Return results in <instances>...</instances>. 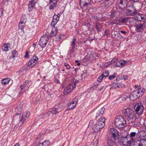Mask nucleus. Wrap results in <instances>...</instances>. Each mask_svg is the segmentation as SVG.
Masks as SVG:
<instances>
[{"label":"nucleus","instance_id":"1","mask_svg":"<svg viewBox=\"0 0 146 146\" xmlns=\"http://www.w3.org/2000/svg\"><path fill=\"white\" fill-rule=\"evenodd\" d=\"M124 113L125 116L129 119V120H134L135 121L137 119L134 111L130 107L124 109Z\"/></svg>","mask_w":146,"mask_h":146},{"label":"nucleus","instance_id":"2","mask_svg":"<svg viewBox=\"0 0 146 146\" xmlns=\"http://www.w3.org/2000/svg\"><path fill=\"white\" fill-rule=\"evenodd\" d=\"M114 122L115 125L119 128H123L126 125V121L121 116H117Z\"/></svg>","mask_w":146,"mask_h":146},{"label":"nucleus","instance_id":"3","mask_svg":"<svg viewBox=\"0 0 146 146\" xmlns=\"http://www.w3.org/2000/svg\"><path fill=\"white\" fill-rule=\"evenodd\" d=\"M61 109L60 108H58L55 107L53 108L51 110L48 111L46 113L43 115L44 118H46L47 117V115L48 116H52L54 115H56L58 112L61 111Z\"/></svg>","mask_w":146,"mask_h":146},{"label":"nucleus","instance_id":"4","mask_svg":"<svg viewBox=\"0 0 146 146\" xmlns=\"http://www.w3.org/2000/svg\"><path fill=\"white\" fill-rule=\"evenodd\" d=\"M134 109L138 115H141L143 111L144 107L143 104L141 102L137 103L134 106Z\"/></svg>","mask_w":146,"mask_h":146},{"label":"nucleus","instance_id":"5","mask_svg":"<svg viewBox=\"0 0 146 146\" xmlns=\"http://www.w3.org/2000/svg\"><path fill=\"white\" fill-rule=\"evenodd\" d=\"M76 83L74 82L73 83H70L67 85L64 89V93L65 95H67L71 92L75 88Z\"/></svg>","mask_w":146,"mask_h":146},{"label":"nucleus","instance_id":"6","mask_svg":"<svg viewBox=\"0 0 146 146\" xmlns=\"http://www.w3.org/2000/svg\"><path fill=\"white\" fill-rule=\"evenodd\" d=\"M109 135L111 138H113L115 141L118 138L119 132L116 129L114 128H111L109 132Z\"/></svg>","mask_w":146,"mask_h":146},{"label":"nucleus","instance_id":"7","mask_svg":"<svg viewBox=\"0 0 146 146\" xmlns=\"http://www.w3.org/2000/svg\"><path fill=\"white\" fill-rule=\"evenodd\" d=\"M48 40V36L46 35H44L41 37L39 40V45L42 48L44 47L46 44Z\"/></svg>","mask_w":146,"mask_h":146},{"label":"nucleus","instance_id":"8","mask_svg":"<svg viewBox=\"0 0 146 146\" xmlns=\"http://www.w3.org/2000/svg\"><path fill=\"white\" fill-rule=\"evenodd\" d=\"M30 115V113L28 111H26L23 113L22 116L19 124V125H22L26 119Z\"/></svg>","mask_w":146,"mask_h":146},{"label":"nucleus","instance_id":"9","mask_svg":"<svg viewBox=\"0 0 146 146\" xmlns=\"http://www.w3.org/2000/svg\"><path fill=\"white\" fill-rule=\"evenodd\" d=\"M38 59L35 56H34L32 57L28 62V65L31 67H33L37 63Z\"/></svg>","mask_w":146,"mask_h":146},{"label":"nucleus","instance_id":"10","mask_svg":"<svg viewBox=\"0 0 146 146\" xmlns=\"http://www.w3.org/2000/svg\"><path fill=\"white\" fill-rule=\"evenodd\" d=\"M117 78L116 80L114 81L113 83L111 84V87L110 88V89H112L113 88H121L125 86V85L121 83H119V82H117Z\"/></svg>","mask_w":146,"mask_h":146},{"label":"nucleus","instance_id":"11","mask_svg":"<svg viewBox=\"0 0 146 146\" xmlns=\"http://www.w3.org/2000/svg\"><path fill=\"white\" fill-rule=\"evenodd\" d=\"M117 6H118L119 9L127 7V0H118Z\"/></svg>","mask_w":146,"mask_h":146},{"label":"nucleus","instance_id":"12","mask_svg":"<svg viewBox=\"0 0 146 146\" xmlns=\"http://www.w3.org/2000/svg\"><path fill=\"white\" fill-rule=\"evenodd\" d=\"M135 29L136 31L138 32H142L144 30V25L141 23L136 24L135 25Z\"/></svg>","mask_w":146,"mask_h":146},{"label":"nucleus","instance_id":"13","mask_svg":"<svg viewBox=\"0 0 146 146\" xmlns=\"http://www.w3.org/2000/svg\"><path fill=\"white\" fill-rule=\"evenodd\" d=\"M134 146H146V141L141 139L140 140L135 141L134 143Z\"/></svg>","mask_w":146,"mask_h":146},{"label":"nucleus","instance_id":"14","mask_svg":"<svg viewBox=\"0 0 146 146\" xmlns=\"http://www.w3.org/2000/svg\"><path fill=\"white\" fill-rule=\"evenodd\" d=\"M78 102V100L76 98L74 99L72 102L69 103L68 107L69 110H70L74 108Z\"/></svg>","mask_w":146,"mask_h":146},{"label":"nucleus","instance_id":"15","mask_svg":"<svg viewBox=\"0 0 146 146\" xmlns=\"http://www.w3.org/2000/svg\"><path fill=\"white\" fill-rule=\"evenodd\" d=\"M105 110V108L104 107H102L101 108L98 110L96 113V119H97L98 118H99L101 117L103 114L104 113Z\"/></svg>","mask_w":146,"mask_h":146},{"label":"nucleus","instance_id":"16","mask_svg":"<svg viewBox=\"0 0 146 146\" xmlns=\"http://www.w3.org/2000/svg\"><path fill=\"white\" fill-rule=\"evenodd\" d=\"M36 2L37 0H33L30 1L28 5V9L30 11H32L33 8L35 7Z\"/></svg>","mask_w":146,"mask_h":146},{"label":"nucleus","instance_id":"17","mask_svg":"<svg viewBox=\"0 0 146 146\" xmlns=\"http://www.w3.org/2000/svg\"><path fill=\"white\" fill-rule=\"evenodd\" d=\"M30 85V82L29 81H26L24 83L23 85L21 86V90H24L25 91L27 90Z\"/></svg>","mask_w":146,"mask_h":146},{"label":"nucleus","instance_id":"18","mask_svg":"<svg viewBox=\"0 0 146 146\" xmlns=\"http://www.w3.org/2000/svg\"><path fill=\"white\" fill-rule=\"evenodd\" d=\"M98 119V121L96 122L98 123L99 125H101L102 126L104 127L105 125V118L104 117H103L102 118H98L97 120Z\"/></svg>","mask_w":146,"mask_h":146},{"label":"nucleus","instance_id":"19","mask_svg":"<svg viewBox=\"0 0 146 146\" xmlns=\"http://www.w3.org/2000/svg\"><path fill=\"white\" fill-rule=\"evenodd\" d=\"M104 127L100 125H99L97 123L93 127V131L94 132H96L98 131H100L101 129L102 128Z\"/></svg>","mask_w":146,"mask_h":146},{"label":"nucleus","instance_id":"20","mask_svg":"<svg viewBox=\"0 0 146 146\" xmlns=\"http://www.w3.org/2000/svg\"><path fill=\"white\" fill-rule=\"evenodd\" d=\"M91 0H80V5L81 6L85 7L89 4Z\"/></svg>","mask_w":146,"mask_h":146},{"label":"nucleus","instance_id":"21","mask_svg":"<svg viewBox=\"0 0 146 146\" xmlns=\"http://www.w3.org/2000/svg\"><path fill=\"white\" fill-rule=\"evenodd\" d=\"M57 1L56 0H50V9H53L56 5Z\"/></svg>","mask_w":146,"mask_h":146},{"label":"nucleus","instance_id":"22","mask_svg":"<svg viewBox=\"0 0 146 146\" xmlns=\"http://www.w3.org/2000/svg\"><path fill=\"white\" fill-rule=\"evenodd\" d=\"M136 10H134V9L132 10H127L126 13L127 15H128L133 16L137 13Z\"/></svg>","mask_w":146,"mask_h":146},{"label":"nucleus","instance_id":"23","mask_svg":"<svg viewBox=\"0 0 146 146\" xmlns=\"http://www.w3.org/2000/svg\"><path fill=\"white\" fill-rule=\"evenodd\" d=\"M137 17L138 20L141 21L142 20L146 19V15L139 13Z\"/></svg>","mask_w":146,"mask_h":146},{"label":"nucleus","instance_id":"24","mask_svg":"<svg viewBox=\"0 0 146 146\" xmlns=\"http://www.w3.org/2000/svg\"><path fill=\"white\" fill-rule=\"evenodd\" d=\"M134 93V92H133L129 96V98L131 100H135L138 98L137 97V96Z\"/></svg>","mask_w":146,"mask_h":146},{"label":"nucleus","instance_id":"25","mask_svg":"<svg viewBox=\"0 0 146 146\" xmlns=\"http://www.w3.org/2000/svg\"><path fill=\"white\" fill-rule=\"evenodd\" d=\"M16 115H18L21 113L22 111V108L21 106H18L15 109Z\"/></svg>","mask_w":146,"mask_h":146},{"label":"nucleus","instance_id":"26","mask_svg":"<svg viewBox=\"0 0 146 146\" xmlns=\"http://www.w3.org/2000/svg\"><path fill=\"white\" fill-rule=\"evenodd\" d=\"M136 88L137 90L140 92V95H142L145 91V90L142 88H140L139 86H137Z\"/></svg>","mask_w":146,"mask_h":146},{"label":"nucleus","instance_id":"27","mask_svg":"<svg viewBox=\"0 0 146 146\" xmlns=\"http://www.w3.org/2000/svg\"><path fill=\"white\" fill-rule=\"evenodd\" d=\"M57 33V30L56 28L53 27L52 31H51V33L50 34V36H55Z\"/></svg>","mask_w":146,"mask_h":146},{"label":"nucleus","instance_id":"28","mask_svg":"<svg viewBox=\"0 0 146 146\" xmlns=\"http://www.w3.org/2000/svg\"><path fill=\"white\" fill-rule=\"evenodd\" d=\"M96 27L98 32H100L101 31L102 29V26L100 23H96Z\"/></svg>","mask_w":146,"mask_h":146},{"label":"nucleus","instance_id":"29","mask_svg":"<svg viewBox=\"0 0 146 146\" xmlns=\"http://www.w3.org/2000/svg\"><path fill=\"white\" fill-rule=\"evenodd\" d=\"M128 18L127 17L121 18L118 20L119 23H125L127 21Z\"/></svg>","mask_w":146,"mask_h":146},{"label":"nucleus","instance_id":"30","mask_svg":"<svg viewBox=\"0 0 146 146\" xmlns=\"http://www.w3.org/2000/svg\"><path fill=\"white\" fill-rule=\"evenodd\" d=\"M10 81V79L6 78L1 80V83L3 85H5L8 84Z\"/></svg>","mask_w":146,"mask_h":146},{"label":"nucleus","instance_id":"31","mask_svg":"<svg viewBox=\"0 0 146 146\" xmlns=\"http://www.w3.org/2000/svg\"><path fill=\"white\" fill-rule=\"evenodd\" d=\"M9 45L10 44L9 43L5 44L2 48L3 50L5 51H7L9 50Z\"/></svg>","mask_w":146,"mask_h":146},{"label":"nucleus","instance_id":"32","mask_svg":"<svg viewBox=\"0 0 146 146\" xmlns=\"http://www.w3.org/2000/svg\"><path fill=\"white\" fill-rule=\"evenodd\" d=\"M25 24V23L24 22H20L19 23V29L22 30L24 27Z\"/></svg>","mask_w":146,"mask_h":146},{"label":"nucleus","instance_id":"33","mask_svg":"<svg viewBox=\"0 0 146 146\" xmlns=\"http://www.w3.org/2000/svg\"><path fill=\"white\" fill-rule=\"evenodd\" d=\"M76 41V39L74 38L73 39L72 42H71L70 45L72 48H75V42Z\"/></svg>","mask_w":146,"mask_h":146},{"label":"nucleus","instance_id":"34","mask_svg":"<svg viewBox=\"0 0 146 146\" xmlns=\"http://www.w3.org/2000/svg\"><path fill=\"white\" fill-rule=\"evenodd\" d=\"M59 18L58 17V15H55L53 17V20L57 22L59 20Z\"/></svg>","mask_w":146,"mask_h":146},{"label":"nucleus","instance_id":"35","mask_svg":"<svg viewBox=\"0 0 146 146\" xmlns=\"http://www.w3.org/2000/svg\"><path fill=\"white\" fill-rule=\"evenodd\" d=\"M93 145L94 146H98V140L97 138H96L93 141Z\"/></svg>","mask_w":146,"mask_h":146},{"label":"nucleus","instance_id":"36","mask_svg":"<svg viewBox=\"0 0 146 146\" xmlns=\"http://www.w3.org/2000/svg\"><path fill=\"white\" fill-rule=\"evenodd\" d=\"M127 10H132V9H134V10H136L135 8L133 5H131L130 6H128L127 7Z\"/></svg>","mask_w":146,"mask_h":146},{"label":"nucleus","instance_id":"37","mask_svg":"<svg viewBox=\"0 0 146 146\" xmlns=\"http://www.w3.org/2000/svg\"><path fill=\"white\" fill-rule=\"evenodd\" d=\"M133 142V139L131 138L130 140L127 141V145H128V146H131V144Z\"/></svg>","mask_w":146,"mask_h":146},{"label":"nucleus","instance_id":"38","mask_svg":"<svg viewBox=\"0 0 146 146\" xmlns=\"http://www.w3.org/2000/svg\"><path fill=\"white\" fill-rule=\"evenodd\" d=\"M102 75L104 77H107L109 75L108 72L107 71H105L103 72Z\"/></svg>","mask_w":146,"mask_h":146},{"label":"nucleus","instance_id":"39","mask_svg":"<svg viewBox=\"0 0 146 146\" xmlns=\"http://www.w3.org/2000/svg\"><path fill=\"white\" fill-rule=\"evenodd\" d=\"M27 18L26 17L25 15H23L21 18V22H24L25 23L26 21Z\"/></svg>","mask_w":146,"mask_h":146},{"label":"nucleus","instance_id":"40","mask_svg":"<svg viewBox=\"0 0 146 146\" xmlns=\"http://www.w3.org/2000/svg\"><path fill=\"white\" fill-rule=\"evenodd\" d=\"M12 57L13 58H14L16 56H17V53L16 51L13 50L12 52Z\"/></svg>","mask_w":146,"mask_h":146},{"label":"nucleus","instance_id":"41","mask_svg":"<svg viewBox=\"0 0 146 146\" xmlns=\"http://www.w3.org/2000/svg\"><path fill=\"white\" fill-rule=\"evenodd\" d=\"M44 143V146H48L50 144V142L48 140H46L43 142Z\"/></svg>","mask_w":146,"mask_h":146},{"label":"nucleus","instance_id":"42","mask_svg":"<svg viewBox=\"0 0 146 146\" xmlns=\"http://www.w3.org/2000/svg\"><path fill=\"white\" fill-rule=\"evenodd\" d=\"M115 74L114 73L113 75H110L108 77V79L110 80H113L115 78Z\"/></svg>","mask_w":146,"mask_h":146},{"label":"nucleus","instance_id":"43","mask_svg":"<svg viewBox=\"0 0 146 146\" xmlns=\"http://www.w3.org/2000/svg\"><path fill=\"white\" fill-rule=\"evenodd\" d=\"M134 92H135L134 93L137 96V97L138 98H139L142 96L141 95H140V92L137 89L135 90Z\"/></svg>","mask_w":146,"mask_h":146},{"label":"nucleus","instance_id":"44","mask_svg":"<svg viewBox=\"0 0 146 146\" xmlns=\"http://www.w3.org/2000/svg\"><path fill=\"white\" fill-rule=\"evenodd\" d=\"M118 60L116 58H113L112 60L110 62H111V64H113L115 62H117V61Z\"/></svg>","mask_w":146,"mask_h":146},{"label":"nucleus","instance_id":"45","mask_svg":"<svg viewBox=\"0 0 146 146\" xmlns=\"http://www.w3.org/2000/svg\"><path fill=\"white\" fill-rule=\"evenodd\" d=\"M119 61H120V65L121 66H123L126 63V62L125 61V60H121Z\"/></svg>","mask_w":146,"mask_h":146},{"label":"nucleus","instance_id":"46","mask_svg":"<svg viewBox=\"0 0 146 146\" xmlns=\"http://www.w3.org/2000/svg\"><path fill=\"white\" fill-rule=\"evenodd\" d=\"M128 97L127 96L125 95H123L120 98L121 100L125 101L127 98Z\"/></svg>","mask_w":146,"mask_h":146},{"label":"nucleus","instance_id":"47","mask_svg":"<svg viewBox=\"0 0 146 146\" xmlns=\"http://www.w3.org/2000/svg\"><path fill=\"white\" fill-rule=\"evenodd\" d=\"M116 15L115 11H112L111 13V17L114 18Z\"/></svg>","mask_w":146,"mask_h":146},{"label":"nucleus","instance_id":"48","mask_svg":"<svg viewBox=\"0 0 146 146\" xmlns=\"http://www.w3.org/2000/svg\"><path fill=\"white\" fill-rule=\"evenodd\" d=\"M103 78L104 77L103 76L101 75V76H100L98 78L97 81L98 82H101L102 81Z\"/></svg>","mask_w":146,"mask_h":146},{"label":"nucleus","instance_id":"49","mask_svg":"<svg viewBox=\"0 0 146 146\" xmlns=\"http://www.w3.org/2000/svg\"><path fill=\"white\" fill-rule=\"evenodd\" d=\"M120 78L121 79L124 80H126L128 79V77L126 75H121Z\"/></svg>","mask_w":146,"mask_h":146},{"label":"nucleus","instance_id":"50","mask_svg":"<svg viewBox=\"0 0 146 146\" xmlns=\"http://www.w3.org/2000/svg\"><path fill=\"white\" fill-rule=\"evenodd\" d=\"M64 66L66 67V69L67 70H68L71 68L70 66L67 63L65 64Z\"/></svg>","mask_w":146,"mask_h":146},{"label":"nucleus","instance_id":"51","mask_svg":"<svg viewBox=\"0 0 146 146\" xmlns=\"http://www.w3.org/2000/svg\"><path fill=\"white\" fill-rule=\"evenodd\" d=\"M136 134V133L135 132H132L130 134V136L132 138V137H134L135 136Z\"/></svg>","mask_w":146,"mask_h":146},{"label":"nucleus","instance_id":"52","mask_svg":"<svg viewBox=\"0 0 146 146\" xmlns=\"http://www.w3.org/2000/svg\"><path fill=\"white\" fill-rule=\"evenodd\" d=\"M111 62H109L106 63L104 64V66L105 67H107L108 66H109V65H112L111 64Z\"/></svg>","mask_w":146,"mask_h":146},{"label":"nucleus","instance_id":"53","mask_svg":"<svg viewBox=\"0 0 146 146\" xmlns=\"http://www.w3.org/2000/svg\"><path fill=\"white\" fill-rule=\"evenodd\" d=\"M57 23V22L53 20L52 23L51 24V25L52 27H54V26Z\"/></svg>","mask_w":146,"mask_h":146},{"label":"nucleus","instance_id":"54","mask_svg":"<svg viewBox=\"0 0 146 146\" xmlns=\"http://www.w3.org/2000/svg\"><path fill=\"white\" fill-rule=\"evenodd\" d=\"M109 30H106L105 32V35L107 36H108L109 35Z\"/></svg>","mask_w":146,"mask_h":146},{"label":"nucleus","instance_id":"55","mask_svg":"<svg viewBox=\"0 0 146 146\" xmlns=\"http://www.w3.org/2000/svg\"><path fill=\"white\" fill-rule=\"evenodd\" d=\"M121 140H122L123 141L124 140V141H123L122 142L124 143V142H125L127 140V139L126 137L124 138V137H121Z\"/></svg>","mask_w":146,"mask_h":146},{"label":"nucleus","instance_id":"56","mask_svg":"<svg viewBox=\"0 0 146 146\" xmlns=\"http://www.w3.org/2000/svg\"><path fill=\"white\" fill-rule=\"evenodd\" d=\"M92 19H93L95 20L98 19V17H97V16H92Z\"/></svg>","mask_w":146,"mask_h":146},{"label":"nucleus","instance_id":"57","mask_svg":"<svg viewBox=\"0 0 146 146\" xmlns=\"http://www.w3.org/2000/svg\"><path fill=\"white\" fill-rule=\"evenodd\" d=\"M74 48H72V47H71L70 51V54H71L73 53L74 51Z\"/></svg>","mask_w":146,"mask_h":146},{"label":"nucleus","instance_id":"58","mask_svg":"<svg viewBox=\"0 0 146 146\" xmlns=\"http://www.w3.org/2000/svg\"><path fill=\"white\" fill-rule=\"evenodd\" d=\"M116 66L117 67L120 66V61L117 62L116 64Z\"/></svg>","mask_w":146,"mask_h":146},{"label":"nucleus","instance_id":"59","mask_svg":"<svg viewBox=\"0 0 146 146\" xmlns=\"http://www.w3.org/2000/svg\"><path fill=\"white\" fill-rule=\"evenodd\" d=\"M38 146H44V143L43 142L40 143L39 144Z\"/></svg>","mask_w":146,"mask_h":146},{"label":"nucleus","instance_id":"60","mask_svg":"<svg viewBox=\"0 0 146 146\" xmlns=\"http://www.w3.org/2000/svg\"><path fill=\"white\" fill-rule=\"evenodd\" d=\"M104 88V86H101L98 89V90L99 91H100L102 89Z\"/></svg>","mask_w":146,"mask_h":146},{"label":"nucleus","instance_id":"61","mask_svg":"<svg viewBox=\"0 0 146 146\" xmlns=\"http://www.w3.org/2000/svg\"><path fill=\"white\" fill-rule=\"evenodd\" d=\"M143 103L145 106L146 109V98H145L143 101Z\"/></svg>","mask_w":146,"mask_h":146},{"label":"nucleus","instance_id":"62","mask_svg":"<svg viewBox=\"0 0 146 146\" xmlns=\"http://www.w3.org/2000/svg\"><path fill=\"white\" fill-rule=\"evenodd\" d=\"M54 81L56 83H59L60 82L59 81L58 79H55Z\"/></svg>","mask_w":146,"mask_h":146},{"label":"nucleus","instance_id":"63","mask_svg":"<svg viewBox=\"0 0 146 146\" xmlns=\"http://www.w3.org/2000/svg\"><path fill=\"white\" fill-rule=\"evenodd\" d=\"M28 53L27 52H26L25 55V58H27L28 56Z\"/></svg>","mask_w":146,"mask_h":146},{"label":"nucleus","instance_id":"64","mask_svg":"<svg viewBox=\"0 0 146 146\" xmlns=\"http://www.w3.org/2000/svg\"><path fill=\"white\" fill-rule=\"evenodd\" d=\"M120 32L121 33H123V34H126V32L125 31H120Z\"/></svg>","mask_w":146,"mask_h":146}]
</instances>
